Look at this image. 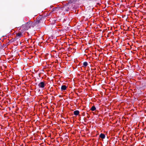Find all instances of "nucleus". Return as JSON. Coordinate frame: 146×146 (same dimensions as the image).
I'll use <instances>...</instances> for the list:
<instances>
[{
	"mask_svg": "<svg viewBox=\"0 0 146 146\" xmlns=\"http://www.w3.org/2000/svg\"><path fill=\"white\" fill-rule=\"evenodd\" d=\"M34 23L31 21L26 23L25 24L23 25L21 27L24 31H26L30 28L31 27H33L34 26Z\"/></svg>",
	"mask_w": 146,
	"mask_h": 146,
	"instance_id": "f257e3e1",
	"label": "nucleus"
},
{
	"mask_svg": "<svg viewBox=\"0 0 146 146\" xmlns=\"http://www.w3.org/2000/svg\"><path fill=\"white\" fill-rule=\"evenodd\" d=\"M45 85L46 84H45L44 82H40L38 84V86L41 88H43Z\"/></svg>",
	"mask_w": 146,
	"mask_h": 146,
	"instance_id": "f03ea898",
	"label": "nucleus"
},
{
	"mask_svg": "<svg viewBox=\"0 0 146 146\" xmlns=\"http://www.w3.org/2000/svg\"><path fill=\"white\" fill-rule=\"evenodd\" d=\"M23 36V35L21 33H18L16 34V35L15 39L16 40L18 39L19 38Z\"/></svg>",
	"mask_w": 146,
	"mask_h": 146,
	"instance_id": "7ed1b4c3",
	"label": "nucleus"
},
{
	"mask_svg": "<svg viewBox=\"0 0 146 146\" xmlns=\"http://www.w3.org/2000/svg\"><path fill=\"white\" fill-rule=\"evenodd\" d=\"M59 7H55L53 8L52 9V11H58L59 9Z\"/></svg>",
	"mask_w": 146,
	"mask_h": 146,
	"instance_id": "20e7f679",
	"label": "nucleus"
},
{
	"mask_svg": "<svg viewBox=\"0 0 146 146\" xmlns=\"http://www.w3.org/2000/svg\"><path fill=\"white\" fill-rule=\"evenodd\" d=\"M66 86L64 85H62L61 87V90L62 91H63L66 90Z\"/></svg>",
	"mask_w": 146,
	"mask_h": 146,
	"instance_id": "39448f33",
	"label": "nucleus"
},
{
	"mask_svg": "<svg viewBox=\"0 0 146 146\" xmlns=\"http://www.w3.org/2000/svg\"><path fill=\"white\" fill-rule=\"evenodd\" d=\"M102 139H104L105 138V135L103 133H101L99 136Z\"/></svg>",
	"mask_w": 146,
	"mask_h": 146,
	"instance_id": "423d86ee",
	"label": "nucleus"
},
{
	"mask_svg": "<svg viewBox=\"0 0 146 146\" xmlns=\"http://www.w3.org/2000/svg\"><path fill=\"white\" fill-rule=\"evenodd\" d=\"M79 111L78 110H76L74 112V114L76 115H78L79 113Z\"/></svg>",
	"mask_w": 146,
	"mask_h": 146,
	"instance_id": "0eeeda50",
	"label": "nucleus"
},
{
	"mask_svg": "<svg viewBox=\"0 0 146 146\" xmlns=\"http://www.w3.org/2000/svg\"><path fill=\"white\" fill-rule=\"evenodd\" d=\"M91 110L92 111H94L96 110V108L95 106H93L92 107Z\"/></svg>",
	"mask_w": 146,
	"mask_h": 146,
	"instance_id": "6e6552de",
	"label": "nucleus"
},
{
	"mask_svg": "<svg viewBox=\"0 0 146 146\" xmlns=\"http://www.w3.org/2000/svg\"><path fill=\"white\" fill-rule=\"evenodd\" d=\"M83 65L84 67H86L88 65V63L87 62H85L83 63Z\"/></svg>",
	"mask_w": 146,
	"mask_h": 146,
	"instance_id": "1a4fd4ad",
	"label": "nucleus"
},
{
	"mask_svg": "<svg viewBox=\"0 0 146 146\" xmlns=\"http://www.w3.org/2000/svg\"><path fill=\"white\" fill-rule=\"evenodd\" d=\"M39 21H40V20H38V21L37 22H38V23H39Z\"/></svg>",
	"mask_w": 146,
	"mask_h": 146,
	"instance_id": "9d476101",
	"label": "nucleus"
}]
</instances>
